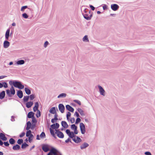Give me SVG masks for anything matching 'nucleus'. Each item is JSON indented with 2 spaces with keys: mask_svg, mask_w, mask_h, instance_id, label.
<instances>
[{
  "mask_svg": "<svg viewBox=\"0 0 155 155\" xmlns=\"http://www.w3.org/2000/svg\"><path fill=\"white\" fill-rule=\"evenodd\" d=\"M36 139L37 140H40V139L39 135H37V137H36Z\"/></svg>",
  "mask_w": 155,
  "mask_h": 155,
  "instance_id": "64",
  "label": "nucleus"
},
{
  "mask_svg": "<svg viewBox=\"0 0 155 155\" xmlns=\"http://www.w3.org/2000/svg\"><path fill=\"white\" fill-rule=\"evenodd\" d=\"M32 121L33 122H36V120L34 118V117H32Z\"/></svg>",
  "mask_w": 155,
  "mask_h": 155,
  "instance_id": "60",
  "label": "nucleus"
},
{
  "mask_svg": "<svg viewBox=\"0 0 155 155\" xmlns=\"http://www.w3.org/2000/svg\"><path fill=\"white\" fill-rule=\"evenodd\" d=\"M2 84H3V87L5 88H7L8 87L7 84L6 82H3Z\"/></svg>",
  "mask_w": 155,
  "mask_h": 155,
  "instance_id": "47",
  "label": "nucleus"
},
{
  "mask_svg": "<svg viewBox=\"0 0 155 155\" xmlns=\"http://www.w3.org/2000/svg\"><path fill=\"white\" fill-rule=\"evenodd\" d=\"M88 146L89 145L88 143H84L81 146V149H84L88 147Z\"/></svg>",
  "mask_w": 155,
  "mask_h": 155,
  "instance_id": "18",
  "label": "nucleus"
},
{
  "mask_svg": "<svg viewBox=\"0 0 155 155\" xmlns=\"http://www.w3.org/2000/svg\"><path fill=\"white\" fill-rule=\"evenodd\" d=\"M70 121L71 123H74L75 121L74 118H71L70 120Z\"/></svg>",
  "mask_w": 155,
  "mask_h": 155,
  "instance_id": "49",
  "label": "nucleus"
},
{
  "mask_svg": "<svg viewBox=\"0 0 155 155\" xmlns=\"http://www.w3.org/2000/svg\"><path fill=\"white\" fill-rule=\"evenodd\" d=\"M25 91L26 94L28 95L30 94H31V91L30 90L27 88H25Z\"/></svg>",
  "mask_w": 155,
  "mask_h": 155,
  "instance_id": "27",
  "label": "nucleus"
},
{
  "mask_svg": "<svg viewBox=\"0 0 155 155\" xmlns=\"http://www.w3.org/2000/svg\"><path fill=\"white\" fill-rule=\"evenodd\" d=\"M90 7L92 10L94 11V10L95 8L93 6L90 5Z\"/></svg>",
  "mask_w": 155,
  "mask_h": 155,
  "instance_id": "54",
  "label": "nucleus"
},
{
  "mask_svg": "<svg viewBox=\"0 0 155 155\" xmlns=\"http://www.w3.org/2000/svg\"><path fill=\"white\" fill-rule=\"evenodd\" d=\"M31 123L30 122V121H29L27 123V127H26V130H28L30 129H33V128L32 127H31Z\"/></svg>",
  "mask_w": 155,
  "mask_h": 155,
  "instance_id": "14",
  "label": "nucleus"
},
{
  "mask_svg": "<svg viewBox=\"0 0 155 155\" xmlns=\"http://www.w3.org/2000/svg\"><path fill=\"white\" fill-rule=\"evenodd\" d=\"M3 144V142L0 140V145L2 146Z\"/></svg>",
  "mask_w": 155,
  "mask_h": 155,
  "instance_id": "63",
  "label": "nucleus"
},
{
  "mask_svg": "<svg viewBox=\"0 0 155 155\" xmlns=\"http://www.w3.org/2000/svg\"><path fill=\"white\" fill-rule=\"evenodd\" d=\"M28 137V140L29 142L31 143V142L33 137L34 136L32 134L30 136H29Z\"/></svg>",
  "mask_w": 155,
  "mask_h": 155,
  "instance_id": "31",
  "label": "nucleus"
},
{
  "mask_svg": "<svg viewBox=\"0 0 155 155\" xmlns=\"http://www.w3.org/2000/svg\"><path fill=\"white\" fill-rule=\"evenodd\" d=\"M23 17L25 18H28V15L25 13H24L22 14Z\"/></svg>",
  "mask_w": 155,
  "mask_h": 155,
  "instance_id": "40",
  "label": "nucleus"
},
{
  "mask_svg": "<svg viewBox=\"0 0 155 155\" xmlns=\"http://www.w3.org/2000/svg\"><path fill=\"white\" fill-rule=\"evenodd\" d=\"M66 132L70 138H73L74 137V134L73 132H70L69 130H66Z\"/></svg>",
  "mask_w": 155,
  "mask_h": 155,
  "instance_id": "5",
  "label": "nucleus"
},
{
  "mask_svg": "<svg viewBox=\"0 0 155 155\" xmlns=\"http://www.w3.org/2000/svg\"><path fill=\"white\" fill-rule=\"evenodd\" d=\"M98 87H99V91L100 92L101 94L102 95L104 96L105 95V94H104L105 91L104 90V89L102 87H101V86H100V85L98 86Z\"/></svg>",
  "mask_w": 155,
  "mask_h": 155,
  "instance_id": "9",
  "label": "nucleus"
},
{
  "mask_svg": "<svg viewBox=\"0 0 155 155\" xmlns=\"http://www.w3.org/2000/svg\"><path fill=\"white\" fill-rule=\"evenodd\" d=\"M10 43L7 41H5L4 42V47L5 48H7L9 46Z\"/></svg>",
  "mask_w": 155,
  "mask_h": 155,
  "instance_id": "16",
  "label": "nucleus"
},
{
  "mask_svg": "<svg viewBox=\"0 0 155 155\" xmlns=\"http://www.w3.org/2000/svg\"><path fill=\"white\" fill-rule=\"evenodd\" d=\"M35 96L34 94H31L30 95V97L31 100H32L35 98Z\"/></svg>",
  "mask_w": 155,
  "mask_h": 155,
  "instance_id": "48",
  "label": "nucleus"
},
{
  "mask_svg": "<svg viewBox=\"0 0 155 155\" xmlns=\"http://www.w3.org/2000/svg\"><path fill=\"white\" fill-rule=\"evenodd\" d=\"M4 144L5 146H8L9 145V144L8 142H4Z\"/></svg>",
  "mask_w": 155,
  "mask_h": 155,
  "instance_id": "52",
  "label": "nucleus"
},
{
  "mask_svg": "<svg viewBox=\"0 0 155 155\" xmlns=\"http://www.w3.org/2000/svg\"><path fill=\"white\" fill-rule=\"evenodd\" d=\"M69 141H71V140L69 138H68L67 140H66L65 141V142L66 143H68Z\"/></svg>",
  "mask_w": 155,
  "mask_h": 155,
  "instance_id": "58",
  "label": "nucleus"
},
{
  "mask_svg": "<svg viewBox=\"0 0 155 155\" xmlns=\"http://www.w3.org/2000/svg\"><path fill=\"white\" fill-rule=\"evenodd\" d=\"M55 126L56 128L58 129L59 127V125L58 123H56Z\"/></svg>",
  "mask_w": 155,
  "mask_h": 155,
  "instance_id": "53",
  "label": "nucleus"
},
{
  "mask_svg": "<svg viewBox=\"0 0 155 155\" xmlns=\"http://www.w3.org/2000/svg\"><path fill=\"white\" fill-rule=\"evenodd\" d=\"M145 154L147 155H151V153L148 152H147L145 153Z\"/></svg>",
  "mask_w": 155,
  "mask_h": 155,
  "instance_id": "57",
  "label": "nucleus"
},
{
  "mask_svg": "<svg viewBox=\"0 0 155 155\" xmlns=\"http://www.w3.org/2000/svg\"><path fill=\"white\" fill-rule=\"evenodd\" d=\"M111 8L113 11H116L118 9L119 6L117 4H113L111 5Z\"/></svg>",
  "mask_w": 155,
  "mask_h": 155,
  "instance_id": "6",
  "label": "nucleus"
},
{
  "mask_svg": "<svg viewBox=\"0 0 155 155\" xmlns=\"http://www.w3.org/2000/svg\"><path fill=\"white\" fill-rule=\"evenodd\" d=\"M74 115H75L77 117H78L79 116V115L78 113L77 112H76L75 113Z\"/></svg>",
  "mask_w": 155,
  "mask_h": 155,
  "instance_id": "55",
  "label": "nucleus"
},
{
  "mask_svg": "<svg viewBox=\"0 0 155 155\" xmlns=\"http://www.w3.org/2000/svg\"><path fill=\"white\" fill-rule=\"evenodd\" d=\"M55 120H56V119L54 118L52 119L51 120V122L52 123H54L55 122Z\"/></svg>",
  "mask_w": 155,
  "mask_h": 155,
  "instance_id": "59",
  "label": "nucleus"
},
{
  "mask_svg": "<svg viewBox=\"0 0 155 155\" xmlns=\"http://www.w3.org/2000/svg\"><path fill=\"white\" fill-rule=\"evenodd\" d=\"M41 116V112L39 110L37 111V113L36 114V116L37 117H39Z\"/></svg>",
  "mask_w": 155,
  "mask_h": 155,
  "instance_id": "36",
  "label": "nucleus"
},
{
  "mask_svg": "<svg viewBox=\"0 0 155 155\" xmlns=\"http://www.w3.org/2000/svg\"><path fill=\"white\" fill-rule=\"evenodd\" d=\"M27 8V6H22L21 9V11H23L26 8Z\"/></svg>",
  "mask_w": 155,
  "mask_h": 155,
  "instance_id": "45",
  "label": "nucleus"
},
{
  "mask_svg": "<svg viewBox=\"0 0 155 155\" xmlns=\"http://www.w3.org/2000/svg\"><path fill=\"white\" fill-rule=\"evenodd\" d=\"M33 104V102L32 101H29L26 104V106L28 108H29L31 107Z\"/></svg>",
  "mask_w": 155,
  "mask_h": 155,
  "instance_id": "19",
  "label": "nucleus"
},
{
  "mask_svg": "<svg viewBox=\"0 0 155 155\" xmlns=\"http://www.w3.org/2000/svg\"><path fill=\"white\" fill-rule=\"evenodd\" d=\"M6 93L7 95L9 97H11L12 95H14L15 94V90L13 86L11 87L10 90H7Z\"/></svg>",
  "mask_w": 155,
  "mask_h": 155,
  "instance_id": "2",
  "label": "nucleus"
},
{
  "mask_svg": "<svg viewBox=\"0 0 155 155\" xmlns=\"http://www.w3.org/2000/svg\"><path fill=\"white\" fill-rule=\"evenodd\" d=\"M56 130L55 134L57 135L58 137L61 138H64V135L62 132L59 131L58 130Z\"/></svg>",
  "mask_w": 155,
  "mask_h": 155,
  "instance_id": "4",
  "label": "nucleus"
},
{
  "mask_svg": "<svg viewBox=\"0 0 155 155\" xmlns=\"http://www.w3.org/2000/svg\"><path fill=\"white\" fill-rule=\"evenodd\" d=\"M78 110L81 115H84V112L81 109L78 108Z\"/></svg>",
  "mask_w": 155,
  "mask_h": 155,
  "instance_id": "29",
  "label": "nucleus"
},
{
  "mask_svg": "<svg viewBox=\"0 0 155 155\" xmlns=\"http://www.w3.org/2000/svg\"><path fill=\"white\" fill-rule=\"evenodd\" d=\"M28 146V145L26 143H24L22 145L21 148L24 149Z\"/></svg>",
  "mask_w": 155,
  "mask_h": 155,
  "instance_id": "37",
  "label": "nucleus"
},
{
  "mask_svg": "<svg viewBox=\"0 0 155 155\" xmlns=\"http://www.w3.org/2000/svg\"><path fill=\"white\" fill-rule=\"evenodd\" d=\"M23 142V140L22 139H18L17 141V143L19 144H21Z\"/></svg>",
  "mask_w": 155,
  "mask_h": 155,
  "instance_id": "38",
  "label": "nucleus"
},
{
  "mask_svg": "<svg viewBox=\"0 0 155 155\" xmlns=\"http://www.w3.org/2000/svg\"><path fill=\"white\" fill-rule=\"evenodd\" d=\"M29 97L28 96H24L23 98V101L25 102H27L29 99Z\"/></svg>",
  "mask_w": 155,
  "mask_h": 155,
  "instance_id": "33",
  "label": "nucleus"
},
{
  "mask_svg": "<svg viewBox=\"0 0 155 155\" xmlns=\"http://www.w3.org/2000/svg\"><path fill=\"white\" fill-rule=\"evenodd\" d=\"M0 138L3 141H6L7 140V138L5 135L2 133H0Z\"/></svg>",
  "mask_w": 155,
  "mask_h": 155,
  "instance_id": "10",
  "label": "nucleus"
},
{
  "mask_svg": "<svg viewBox=\"0 0 155 155\" xmlns=\"http://www.w3.org/2000/svg\"><path fill=\"white\" fill-rule=\"evenodd\" d=\"M57 150L55 149L54 148H53L51 149L50 152L52 154H53L54 155V154H57Z\"/></svg>",
  "mask_w": 155,
  "mask_h": 155,
  "instance_id": "26",
  "label": "nucleus"
},
{
  "mask_svg": "<svg viewBox=\"0 0 155 155\" xmlns=\"http://www.w3.org/2000/svg\"><path fill=\"white\" fill-rule=\"evenodd\" d=\"M38 102H36L35 103V106L33 107V110L34 112H35L36 110H38Z\"/></svg>",
  "mask_w": 155,
  "mask_h": 155,
  "instance_id": "15",
  "label": "nucleus"
},
{
  "mask_svg": "<svg viewBox=\"0 0 155 155\" xmlns=\"http://www.w3.org/2000/svg\"><path fill=\"white\" fill-rule=\"evenodd\" d=\"M66 108L69 111L73 112L74 111V108L69 105H67L66 106Z\"/></svg>",
  "mask_w": 155,
  "mask_h": 155,
  "instance_id": "12",
  "label": "nucleus"
},
{
  "mask_svg": "<svg viewBox=\"0 0 155 155\" xmlns=\"http://www.w3.org/2000/svg\"><path fill=\"white\" fill-rule=\"evenodd\" d=\"M71 113L70 112H68L67 114V118L68 120H69V117L71 116Z\"/></svg>",
  "mask_w": 155,
  "mask_h": 155,
  "instance_id": "41",
  "label": "nucleus"
},
{
  "mask_svg": "<svg viewBox=\"0 0 155 155\" xmlns=\"http://www.w3.org/2000/svg\"><path fill=\"white\" fill-rule=\"evenodd\" d=\"M31 131L30 130H28V131L26 133V136L27 137H29V136H30L31 134Z\"/></svg>",
  "mask_w": 155,
  "mask_h": 155,
  "instance_id": "35",
  "label": "nucleus"
},
{
  "mask_svg": "<svg viewBox=\"0 0 155 155\" xmlns=\"http://www.w3.org/2000/svg\"><path fill=\"white\" fill-rule=\"evenodd\" d=\"M73 140L76 143H78L80 142L81 141V139L78 137H77L76 138H73Z\"/></svg>",
  "mask_w": 155,
  "mask_h": 155,
  "instance_id": "11",
  "label": "nucleus"
},
{
  "mask_svg": "<svg viewBox=\"0 0 155 155\" xmlns=\"http://www.w3.org/2000/svg\"><path fill=\"white\" fill-rule=\"evenodd\" d=\"M57 117H58L57 115L56 114H55V115H54V118L56 120H58Z\"/></svg>",
  "mask_w": 155,
  "mask_h": 155,
  "instance_id": "61",
  "label": "nucleus"
},
{
  "mask_svg": "<svg viewBox=\"0 0 155 155\" xmlns=\"http://www.w3.org/2000/svg\"><path fill=\"white\" fill-rule=\"evenodd\" d=\"M42 149L45 152H47L49 150L48 147L46 145L43 146L42 147Z\"/></svg>",
  "mask_w": 155,
  "mask_h": 155,
  "instance_id": "22",
  "label": "nucleus"
},
{
  "mask_svg": "<svg viewBox=\"0 0 155 155\" xmlns=\"http://www.w3.org/2000/svg\"><path fill=\"white\" fill-rule=\"evenodd\" d=\"M9 143L11 144H13L15 143V140L12 138H10L9 140Z\"/></svg>",
  "mask_w": 155,
  "mask_h": 155,
  "instance_id": "32",
  "label": "nucleus"
},
{
  "mask_svg": "<svg viewBox=\"0 0 155 155\" xmlns=\"http://www.w3.org/2000/svg\"><path fill=\"white\" fill-rule=\"evenodd\" d=\"M45 133L44 132H42L40 135V137L41 138H43L45 137Z\"/></svg>",
  "mask_w": 155,
  "mask_h": 155,
  "instance_id": "39",
  "label": "nucleus"
},
{
  "mask_svg": "<svg viewBox=\"0 0 155 155\" xmlns=\"http://www.w3.org/2000/svg\"><path fill=\"white\" fill-rule=\"evenodd\" d=\"M12 83L13 85L16 87L18 88L22 89L24 88V86L22 85L21 82L17 81H10L9 83L10 85H11V83Z\"/></svg>",
  "mask_w": 155,
  "mask_h": 155,
  "instance_id": "1",
  "label": "nucleus"
},
{
  "mask_svg": "<svg viewBox=\"0 0 155 155\" xmlns=\"http://www.w3.org/2000/svg\"><path fill=\"white\" fill-rule=\"evenodd\" d=\"M5 96V92L4 91H2L0 93V99H2L4 98Z\"/></svg>",
  "mask_w": 155,
  "mask_h": 155,
  "instance_id": "21",
  "label": "nucleus"
},
{
  "mask_svg": "<svg viewBox=\"0 0 155 155\" xmlns=\"http://www.w3.org/2000/svg\"><path fill=\"white\" fill-rule=\"evenodd\" d=\"M50 112L52 114H54L56 113V111L55 107H52L49 110Z\"/></svg>",
  "mask_w": 155,
  "mask_h": 155,
  "instance_id": "23",
  "label": "nucleus"
},
{
  "mask_svg": "<svg viewBox=\"0 0 155 155\" xmlns=\"http://www.w3.org/2000/svg\"><path fill=\"white\" fill-rule=\"evenodd\" d=\"M66 96V94L65 93H62L60 94L58 97V98L62 97H65Z\"/></svg>",
  "mask_w": 155,
  "mask_h": 155,
  "instance_id": "34",
  "label": "nucleus"
},
{
  "mask_svg": "<svg viewBox=\"0 0 155 155\" xmlns=\"http://www.w3.org/2000/svg\"><path fill=\"white\" fill-rule=\"evenodd\" d=\"M62 126L64 128H67L68 125L65 121H62L61 122Z\"/></svg>",
  "mask_w": 155,
  "mask_h": 155,
  "instance_id": "17",
  "label": "nucleus"
},
{
  "mask_svg": "<svg viewBox=\"0 0 155 155\" xmlns=\"http://www.w3.org/2000/svg\"><path fill=\"white\" fill-rule=\"evenodd\" d=\"M9 32H10V29H8L7 30L6 33H5V38L7 40L8 39V37L9 36Z\"/></svg>",
  "mask_w": 155,
  "mask_h": 155,
  "instance_id": "24",
  "label": "nucleus"
},
{
  "mask_svg": "<svg viewBox=\"0 0 155 155\" xmlns=\"http://www.w3.org/2000/svg\"><path fill=\"white\" fill-rule=\"evenodd\" d=\"M48 41H46V42H45L44 44V47L45 48H46L47 46L48 45Z\"/></svg>",
  "mask_w": 155,
  "mask_h": 155,
  "instance_id": "50",
  "label": "nucleus"
},
{
  "mask_svg": "<svg viewBox=\"0 0 155 155\" xmlns=\"http://www.w3.org/2000/svg\"><path fill=\"white\" fill-rule=\"evenodd\" d=\"M81 121V120L80 118H78L76 119L75 123L76 124H78V123L80 122Z\"/></svg>",
  "mask_w": 155,
  "mask_h": 155,
  "instance_id": "46",
  "label": "nucleus"
},
{
  "mask_svg": "<svg viewBox=\"0 0 155 155\" xmlns=\"http://www.w3.org/2000/svg\"><path fill=\"white\" fill-rule=\"evenodd\" d=\"M84 17L85 19L87 20H90L91 18V17H89L86 15H84Z\"/></svg>",
  "mask_w": 155,
  "mask_h": 155,
  "instance_id": "42",
  "label": "nucleus"
},
{
  "mask_svg": "<svg viewBox=\"0 0 155 155\" xmlns=\"http://www.w3.org/2000/svg\"><path fill=\"white\" fill-rule=\"evenodd\" d=\"M34 114L32 112H29L28 114V118H30L34 117Z\"/></svg>",
  "mask_w": 155,
  "mask_h": 155,
  "instance_id": "20",
  "label": "nucleus"
},
{
  "mask_svg": "<svg viewBox=\"0 0 155 155\" xmlns=\"http://www.w3.org/2000/svg\"><path fill=\"white\" fill-rule=\"evenodd\" d=\"M51 128H52L53 129H55V128H55V125L54 124H52L51 125Z\"/></svg>",
  "mask_w": 155,
  "mask_h": 155,
  "instance_id": "56",
  "label": "nucleus"
},
{
  "mask_svg": "<svg viewBox=\"0 0 155 155\" xmlns=\"http://www.w3.org/2000/svg\"><path fill=\"white\" fill-rule=\"evenodd\" d=\"M74 101L76 103H77L79 105H81V102L78 100H74Z\"/></svg>",
  "mask_w": 155,
  "mask_h": 155,
  "instance_id": "44",
  "label": "nucleus"
},
{
  "mask_svg": "<svg viewBox=\"0 0 155 155\" xmlns=\"http://www.w3.org/2000/svg\"><path fill=\"white\" fill-rule=\"evenodd\" d=\"M20 146L18 144H16V145L14 146L13 147V149L14 150H18L20 149Z\"/></svg>",
  "mask_w": 155,
  "mask_h": 155,
  "instance_id": "25",
  "label": "nucleus"
},
{
  "mask_svg": "<svg viewBox=\"0 0 155 155\" xmlns=\"http://www.w3.org/2000/svg\"><path fill=\"white\" fill-rule=\"evenodd\" d=\"M6 76H0V79L3 78L5 77Z\"/></svg>",
  "mask_w": 155,
  "mask_h": 155,
  "instance_id": "62",
  "label": "nucleus"
},
{
  "mask_svg": "<svg viewBox=\"0 0 155 155\" xmlns=\"http://www.w3.org/2000/svg\"><path fill=\"white\" fill-rule=\"evenodd\" d=\"M25 63V61L23 60H21L18 61L17 62V64H22Z\"/></svg>",
  "mask_w": 155,
  "mask_h": 155,
  "instance_id": "30",
  "label": "nucleus"
},
{
  "mask_svg": "<svg viewBox=\"0 0 155 155\" xmlns=\"http://www.w3.org/2000/svg\"><path fill=\"white\" fill-rule=\"evenodd\" d=\"M58 108L60 111L61 113L64 112V107L62 104H60L58 105Z\"/></svg>",
  "mask_w": 155,
  "mask_h": 155,
  "instance_id": "8",
  "label": "nucleus"
},
{
  "mask_svg": "<svg viewBox=\"0 0 155 155\" xmlns=\"http://www.w3.org/2000/svg\"><path fill=\"white\" fill-rule=\"evenodd\" d=\"M17 95L19 98H22L23 96L22 91L21 90L18 91L17 92Z\"/></svg>",
  "mask_w": 155,
  "mask_h": 155,
  "instance_id": "13",
  "label": "nucleus"
},
{
  "mask_svg": "<svg viewBox=\"0 0 155 155\" xmlns=\"http://www.w3.org/2000/svg\"><path fill=\"white\" fill-rule=\"evenodd\" d=\"M50 132L51 134L53 136H54V130L51 129V128L50 129Z\"/></svg>",
  "mask_w": 155,
  "mask_h": 155,
  "instance_id": "43",
  "label": "nucleus"
},
{
  "mask_svg": "<svg viewBox=\"0 0 155 155\" xmlns=\"http://www.w3.org/2000/svg\"><path fill=\"white\" fill-rule=\"evenodd\" d=\"M83 40L84 41L88 42L89 40L87 38V36L86 35H85L83 38Z\"/></svg>",
  "mask_w": 155,
  "mask_h": 155,
  "instance_id": "28",
  "label": "nucleus"
},
{
  "mask_svg": "<svg viewBox=\"0 0 155 155\" xmlns=\"http://www.w3.org/2000/svg\"><path fill=\"white\" fill-rule=\"evenodd\" d=\"M71 128L74 130V133L77 134L78 133V131L77 130V127L75 124H72L71 126Z\"/></svg>",
  "mask_w": 155,
  "mask_h": 155,
  "instance_id": "7",
  "label": "nucleus"
},
{
  "mask_svg": "<svg viewBox=\"0 0 155 155\" xmlns=\"http://www.w3.org/2000/svg\"><path fill=\"white\" fill-rule=\"evenodd\" d=\"M80 128L81 133L84 134L85 132V127L84 124L82 123H81L80 124Z\"/></svg>",
  "mask_w": 155,
  "mask_h": 155,
  "instance_id": "3",
  "label": "nucleus"
},
{
  "mask_svg": "<svg viewBox=\"0 0 155 155\" xmlns=\"http://www.w3.org/2000/svg\"><path fill=\"white\" fill-rule=\"evenodd\" d=\"M25 133L23 132L21 133V134L19 136L20 137H23L25 135Z\"/></svg>",
  "mask_w": 155,
  "mask_h": 155,
  "instance_id": "51",
  "label": "nucleus"
}]
</instances>
